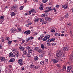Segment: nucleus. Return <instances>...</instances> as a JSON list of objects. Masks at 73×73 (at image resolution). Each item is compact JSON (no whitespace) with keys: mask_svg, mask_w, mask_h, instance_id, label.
Listing matches in <instances>:
<instances>
[{"mask_svg":"<svg viewBox=\"0 0 73 73\" xmlns=\"http://www.w3.org/2000/svg\"><path fill=\"white\" fill-rule=\"evenodd\" d=\"M62 54V51H59L58 52L56 53V56L58 57H61Z\"/></svg>","mask_w":73,"mask_h":73,"instance_id":"nucleus-1","label":"nucleus"},{"mask_svg":"<svg viewBox=\"0 0 73 73\" xmlns=\"http://www.w3.org/2000/svg\"><path fill=\"white\" fill-rule=\"evenodd\" d=\"M18 63L19 64L20 66H23L24 63H23V61H22V59H19L18 61Z\"/></svg>","mask_w":73,"mask_h":73,"instance_id":"nucleus-2","label":"nucleus"},{"mask_svg":"<svg viewBox=\"0 0 73 73\" xmlns=\"http://www.w3.org/2000/svg\"><path fill=\"white\" fill-rule=\"evenodd\" d=\"M72 69V67L71 66H69L67 67V70L68 72H69L70 70Z\"/></svg>","mask_w":73,"mask_h":73,"instance_id":"nucleus-3","label":"nucleus"},{"mask_svg":"<svg viewBox=\"0 0 73 73\" xmlns=\"http://www.w3.org/2000/svg\"><path fill=\"white\" fill-rule=\"evenodd\" d=\"M24 33L25 34V35H28L29 34H30L31 33V31L28 30L24 32Z\"/></svg>","mask_w":73,"mask_h":73,"instance_id":"nucleus-4","label":"nucleus"},{"mask_svg":"<svg viewBox=\"0 0 73 73\" xmlns=\"http://www.w3.org/2000/svg\"><path fill=\"white\" fill-rule=\"evenodd\" d=\"M46 9L48 11H53V9H52V8L50 7H47Z\"/></svg>","mask_w":73,"mask_h":73,"instance_id":"nucleus-5","label":"nucleus"},{"mask_svg":"<svg viewBox=\"0 0 73 73\" xmlns=\"http://www.w3.org/2000/svg\"><path fill=\"white\" fill-rule=\"evenodd\" d=\"M10 31L12 33H14L16 31V29H12Z\"/></svg>","mask_w":73,"mask_h":73,"instance_id":"nucleus-6","label":"nucleus"},{"mask_svg":"<svg viewBox=\"0 0 73 73\" xmlns=\"http://www.w3.org/2000/svg\"><path fill=\"white\" fill-rule=\"evenodd\" d=\"M5 57H1L0 58V60L1 61H4L5 60Z\"/></svg>","mask_w":73,"mask_h":73,"instance_id":"nucleus-7","label":"nucleus"},{"mask_svg":"<svg viewBox=\"0 0 73 73\" xmlns=\"http://www.w3.org/2000/svg\"><path fill=\"white\" fill-rule=\"evenodd\" d=\"M15 59L14 58H11L10 60H9L10 62H13L15 61Z\"/></svg>","mask_w":73,"mask_h":73,"instance_id":"nucleus-8","label":"nucleus"},{"mask_svg":"<svg viewBox=\"0 0 73 73\" xmlns=\"http://www.w3.org/2000/svg\"><path fill=\"white\" fill-rule=\"evenodd\" d=\"M63 50L65 51H68L69 50V48L68 47H64Z\"/></svg>","mask_w":73,"mask_h":73,"instance_id":"nucleus-9","label":"nucleus"},{"mask_svg":"<svg viewBox=\"0 0 73 73\" xmlns=\"http://www.w3.org/2000/svg\"><path fill=\"white\" fill-rule=\"evenodd\" d=\"M52 61L54 63H57L58 62L57 60H56L55 59H53L52 60Z\"/></svg>","mask_w":73,"mask_h":73,"instance_id":"nucleus-10","label":"nucleus"},{"mask_svg":"<svg viewBox=\"0 0 73 73\" xmlns=\"http://www.w3.org/2000/svg\"><path fill=\"white\" fill-rule=\"evenodd\" d=\"M38 59V56H36L34 58V60H35V61H37Z\"/></svg>","mask_w":73,"mask_h":73,"instance_id":"nucleus-11","label":"nucleus"},{"mask_svg":"<svg viewBox=\"0 0 73 73\" xmlns=\"http://www.w3.org/2000/svg\"><path fill=\"white\" fill-rule=\"evenodd\" d=\"M33 50H32V49H30L28 50V52L29 53H32V52Z\"/></svg>","mask_w":73,"mask_h":73,"instance_id":"nucleus-12","label":"nucleus"},{"mask_svg":"<svg viewBox=\"0 0 73 73\" xmlns=\"http://www.w3.org/2000/svg\"><path fill=\"white\" fill-rule=\"evenodd\" d=\"M46 37L47 38V40H48L50 38V35H47L46 36Z\"/></svg>","mask_w":73,"mask_h":73,"instance_id":"nucleus-13","label":"nucleus"},{"mask_svg":"<svg viewBox=\"0 0 73 73\" xmlns=\"http://www.w3.org/2000/svg\"><path fill=\"white\" fill-rule=\"evenodd\" d=\"M12 55H13V53L12 52H10L9 54V56L10 57H12Z\"/></svg>","mask_w":73,"mask_h":73,"instance_id":"nucleus-14","label":"nucleus"},{"mask_svg":"<svg viewBox=\"0 0 73 73\" xmlns=\"http://www.w3.org/2000/svg\"><path fill=\"white\" fill-rule=\"evenodd\" d=\"M20 48V49L21 50H22V51H24V50L25 48L21 46Z\"/></svg>","mask_w":73,"mask_h":73,"instance_id":"nucleus-15","label":"nucleus"},{"mask_svg":"<svg viewBox=\"0 0 73 73\" xmlns=\"http://www.w3.org/2000/svg\"><path fill=\"white\" fill-rule=\"evenodd\" d=\"M11 16H15V13L14 12H12L11 13Z\"/></svg>","mask_w":73,"mask_h":73,"instance_id":"nucleus-16","label":"nucleus"},{"mask_svg":"<svg viewBox=\"0 0 73 73\" xmlns=\"http://www.w3.org/2000/svg\"><path fill=\"white\" fill-rule=\"evenodd\" d=\"M40 7H39V9L41 10H42L43 9V8L42 7H43V5H41L40 6Z\"/></svg>","mask_w":73,"mask_h":73,"instance_id":"nucleus-17","label":"nucleus"},{"mask_svg":"<svg viewBox=\"0 0 73 73\" xmlns=\"http://www.w3.org/2000/svg\"><path fill=\"white\" fill-rule=\"evenodd\" d=\"M48 40V39H47V38H46V37H44L42 39L43 41H46V40Z\"/></svg>","mask_w":73,"mask_h":73,"instance_id":"nucleus-18","label":"nucleus"},{"mask_svg":"<svg viewBox=\"0 0 73 73\" xmlns=\"http://www.w3.org/2000/svg\"><path fill=\"white\" fill-rule=\"evenodd\" d=\"M41 47L42 49H44L45 48V47L44 46V45L43 44H42L41 45Z\"/></svg>","mask_w":73,"mask_h":73,"instance_id":"nucleus-19","label":"nucleus"},{"mask_svg":"<svg viewBox=\"0 0 73 73\" xmlns=\"http://www.w3.org/2000/svg\"><path fill=\"white\" fill-rule=\"evenodd\" d=\"M16 5H15L13 6V9H15L16 8Z\"/></svg>","mask_w":73,"mask_h":73,"instance_id":"nucleus-20","label":"nucleus"},{"mask_svg":"<svg viewBox=\"0 0 73 73\" xmlns=\"http://www.w3.org/2000/svg\"><path fill=\"white\" fill-rule=\"evenodd\" d=\"M23 55H26L27 54V52L25 51H24L23 52Z\"/></svg>","mask_w":73,"mask_h":73,"instance_id":"nucleus-21","label":"nucleus"},{"mask_svg":"<svg viewBox=\"0 0 73 73\" xmlns=\"http://www.w3.org/2000/svg\"><path fill=\"white\" fill-rule=\"evenodd\" d=\"M42 1L44 3H45L48 2V0H42Z\"/></svg>","mask_w":73,"mask_h":73,"instance_id":"nucleus-22","label":"nucleus"},{"mask_svg":"<svg viewBox=\"0 0 73 73\" xmlns=\"http://www.w3.org/2000/svg\"><path fill=\"white\" fill-rule=\"evenodd\" d=\"M30 67L32 69L33 68H34V65L33 64H31L30 66Z\"/></svg>","mask_w":73,"mask_h":73,"instance_id":"nucleus-23","label":"nucleus"},{"mask_svg":"<svg viewBox=\"0 0 73 73\" xmlns=\"http://www.w3.org/2000/svg\"><path fill=\"white\" fill-rule=\"evenodd\" d=\"M26 41H29L31 40V39L30 38H28L26 39Z\"/></svg>","mask_w":73,"mask_h":73,"instance_id":"nucleus-24","label":"nucleus"},{"mask_svg":"<svg viewBox=\"0 0 73 73\" xmlns=\"http://www.w3.org/2000/svg\"><path fill=\"white\" fill-rule=\"evenodd\" d=\"M40 64L41 65H43L44 64V62L43 61H41L40 62Z\"/></svg>","mask_w":73,"mask_h":73,"instance_id":"nucleus-25","label":"nucleus"},{"mask_svg":"<svg viewBox=\"0 0 73 73\" xmlns=\"http://www.w3.org/2000/svg\"><path fill=\"white\" fill-rule=\"evenodd\" d=\"M63 7H64V9H67V5H64Z\"/></svg>","mask_w":73,"mask_h":73,"instance_id":"nucleus-26","label":"nucleus"},{"mask_svg":"<svg viewBox=\"0 0 73 73\" xmlns=\"http://www.w3.org/2000/svg\"><path fill=\"white\" fill-rule=\"evenodd\" d=\"M24 8V6H21L20 7V9L21 10H22Z\"/></svg>","mask_w":73,"mask_h":73,"instance_id":"nucleus-27","label":"nucleus"},{"mask_svg":"<svg viewBox=\"0 0 73 73\" xmlns=\"http://www.w3.org/2000/svg\"><path fill=\"white\" fill-rule=\"evenodd\" d=\"M65 17H66V18H67V17H68V16H69V14H68V13H66V15L65 16Z\"/></svg>","mask_w":73,"mask_h":73,"instance_id":"nucleus-28","label":"nucleus"},{"mask_svg":"<svg viewBox=\"0 0 73 73\" xmlns=\"http://www.w3.org/2000/svg\"><path fill=\"white\" fill-rule=\"evenodd\" d=\"M48 42H50L51 41H52V39H48L47 40Z\"/></svg>","mask_w":73,"mask_h":73,"instance_id":"nucleus-29","label":"nucleus"},{"mask_svg":"<svg viewBox=\"0 0 73 73\" xmlns=\"http://www.w3.org/2000/svg\"><path fill=\"white\" fill-rule=\"evenodd\" d=\"M27 57L29 58L31 57V55L30 54H27Z\"/></svg>","mask_w":73,"mask_h":73,"instance_id":"nucleus-30","label":"nucleus"},{"mask_svg":"<svg viewBox=\"0 0 73 73\" xmlns=\"http://www.w3.org/2000/svg\"><path fill=\"white\" fill-rule=\"evenodd\" d=\"M40 22H41V21H44V19H43L42 18H40Z\"/></svg>","mask_w":73,"mask_h":73,"instance_id":"nucleus-31","label":"nucleus"},{"mask_svg":"<svg viewBox=\"0 0 73 73\" xmlns=\"http://www.w3.org/2000/svg\"><path fill=\"white\" fill-rule=\"evenodd\" d=\"M55 35L56 36H58L59 34H58V33H55Z\"/></svg>","mask_w":73,"mask_h":73,"instance_id":"nucleus-32","label":"nucleus"},{"mask_svg":"<svg viewBox=\"0 0 73 73\" xmlns=\"http://www.w3.org/2000/svg\"><path fill=\"white\" fill-rule=\"evenodd\" d=\"M56 40V39L54 38H52L51 39V41H55V40Z\"/></svg>","mask_w":73,"mask_h":73,"instance_id":"nucleus-33","label":"nucleus"},{"mask_svg":"<svg viewBox=\"0 0 73 73\" xmlns=\"http://www.w3.org/2000/svg\"><path fill=\"white\" fill-rule=\"evenodd\" d=\"M39 19H40V18H38V19H36L35 20V22H36V21H38L39 20Z\"/></svg>","mask_w":73,"mask_h":73,"instance_id":"nucleus-34","label":"nucleus"},{"mask_svg":"<svg viewBox=\"0 0 73 73\" xmlns=\"http://www.w3.org/2000/svg\"><path fill=\"white\" fill-rule=\"evenodd\" d=\"M22 41L21 44H24V42H25V40L22 39Z\"/></svg>","mask_w":73,"mask_h":73,"instance_id":"nucleus-35","label":"nucleus"},{"mask_svg":"<svg viewBox=\"0 0 73 73\" xmlns=\"http://www.w3.org/2000/svg\"><path fill=\"white\" fill-rule=\"evenodd\" d=\"M42 17H45V14H42Z\"/></svg>","mask_w":73,"mask_h":73,"instance_id":"nucleus-36","label":"nucleus"},{"mask_svg":"<svg viewBox=\"0 0 73 73\" xmlns=\"http://www.w3.org/2000/svg\"><path fill=\"white\" fill-rule=\"evenodd\" d=\"M0 19H2V20H3V19H4V16H1Z\"/></svg>","mask_w":73,"mask_h":73,"instance_id":"nucleus-37","label":"nucleus"},{"mask_svg":"<svg viewBox=\"0 0 73 73\" xmlns=\"http://www.w3.org/2000/svg\"><path fill=\"white\" fill-rule=\"evenodd\" d=\"M38 48H34V50H36V51L38 50Z\"/></svg>","mask_w":73,"mask_h":73,"instance_id":"nucleus-38","label":"nucleus"},{"mask_svg":"<svg viewBox=\"0 0 73 73\" xmlns=\"http://www.w3.org/2000/svg\"><path fill=\"white\" fill-rule=\"evenodd\" d=\"M51 32L52 33L53 32H55V30H54V29H52L51 30Z\"/></svg>","mask_w":73,"mask_h":73,"instance_id":"nucleus-39","label":"nucleus"},{"mask_svg":"<svg viewBox=\"0 0 73 73\" xmlns=\"http://www.w3.org/2000/svg\"><path fill=\"white\" fill-rule=\"evenodd\" d=\"M5 8H7V9H8V8H9V6L7 5L6 6Z\"/></svg>","mask_w":73,"mask_h":73,"instance_id":"nucleus-40","label":"nucleus"},{"mask_svg":"<svg viewBox=\"0 0 73 73\" xmlns=\"http://www.w3.org/2000/svg\"><path fill=\"white\" fill-rule=\"evenodd\" d=\"M31 12H34V11H35V10H34V9H31Z\"/></svg>","mask_w":73,"mask_h":73,"instance_id":"nucleus-41","label":"nucleus"},{"mask_svg":"<svg viewBox=\"0 0 73 73\" xmlns=\"http://www.w3.org/2000/svg\"><path fill=\"white\" fill-rule=\"evenodd\" d=\"M52 9H53V10H54V11L55 12H57V10H56V9H55V8H54Z\"/></svg>","mask_w":73,"mask_h":73,"instance_id":"nucleus-42","label":"nucleus"},{"mask_svg":"<svg viewBox=\"0 0 73 73\" xmlns=\"http://www.w3.org/2000/svg\"><path fill=\"white\" fill-rule=\"evenodd\" d=\"M40 37L41 38L44 37V35H41L40 36Z\"/></svg>","mask_w":73,"mask_h":73,"instance_id":"nucleus-43","label":"nucleus"},{"mask_svg":"<svg viewBox=\"0 0 73 73\" xmlns=\"http://www.w3.org/2000/svg\"><path fill=\"white\" fill-rule=\"evenodd\" d=\"M27 49H28L29 50V49H30V47H29V46H27L26 48Z\"/></svg>","mask_w":73,"mask_h":73,"instance_id":"nucleus-44","label":"nucleus"},{"mask_svg":"<svg viewBox=\"0 0 73 73\" xmlns=\"http://www.w3.org/2000/svg\"><path fill=\"white\" fill-rule=\"evenodd\" d=\"M43 23L44 24H46L47 23L46 21H43Z\"/></svg>","mask_w":73,"mask_h":73,"instance_id":"nucleus-45","label":"nucleus"},{"mask_svg":"<svg viewBox=\"0 0 73 73\" xmlns=\"http://www.w3.org/2000/svg\"><path fill=\"white\" fill-rule=\"evenodd\" d=\"M5 40H9V37H7L6 38Z\"/></svg>","mask_w":73,"mask_h":73,"instance_id":"nucleus-46","label":"nucleus"},{"mask_svg":"<svg viewBox=\"0 0 73 73\" xmlns=\"http://www.w3.org/2000/svg\"><path fill=\"white\" fill-rule=\"evenodd\" d=\"M18 31H20L21 30V28H18Z\"/></svg>","mask_w":73,"mask_h":73,"instance_id":"nucleus-47","label":"nucleus"},{"mask_svg":"<svg viewBox=\"0 0 73 73\" xmlns=\"http://www.w3.org/2000/svg\"><path fill=\"white\" fill-rule=\"evenodd\" d=\"M49 11H48V10L47 9L45 11H44V12H46V13H48V12H49Z\"/></svg>","mask_w":73,"mask_h":73,"instance_id":"nucleus-48","label":"nucleus"},{"mask_svg":"<svg viewBox=\"0 0 73 73\" xmlns=\"http://www.w3.org/2000/svg\"><path fill=\"white\" fill-rule=\"evenodd\" d=\"M38 66H36L35 67V69H38Z\"/></svg>","mask_w":73,"mask_h":73,"instance_id":"nucleus-49","label":"nucleus"},{"mask_svg":"<svg viewBox=\"0 0 73 73\" xmlns=\"http://www.w3.org/2000/svg\"><path fill=\"white\" fill-rule=\"evenodd\" d=\"M56 8H58V7H59V5H56Z\"/></svg>","mask_w":73,"mask_h":73,"instance_id":"nucleus-50","label":"nucleus"},{"mask_svg":"<svg viewBox=\"0 0 73 73\" xmlns=\"http://www.w3.org/2000/svg\"><path fill=\"white\" fill-rule=\"evenodd\" d=\"M56 45V43H52V46H54Z\"/></svg>","mask_w":73,"mask_h":73,"instance_id":"nucleus-51","label":"nucleus"},{"mask_svg":"<svg viewBox=\"0 0 73 73\" xmlns=\"http://www.w3.org/2000/svg\"><path fill=\"white\" fill-rule=\"evenodd\" d=\"M39 56H40V57L41 58H42V57H43V55L42 54H41Z\"/></svg>","mask_w":73,"mask_h":73,"instance_id":"nucleus-52","label":"nucleus"},{"mask_svg":"<svg viewBox=\"0 0 73 73\" xmlns=\"http://www.w3.org/2000/svg\"><path fill=\"white\" fill-rule=\"evenodd\" d=\"M32 23H29V25H28V26H27V27H29V25H31V24H32Z\"/></svg>","mask_w":73,"mask_h":73,"instance_id":"nucleus-53","label":"nucleus"},{"mask_svg":"<svg viewBox=\"0 0 73 73\" xmlns=\"http://www.w3.org/2000/svg\"><path fill=\"white\" fill-rule=\"evenodd\" d=\"M12 41H9V43L10 44H11V43H12Z\"/></svg>","mask_w":73,"mask_h":73,"instance_id":"nucleus-54","label":"nucleus"},{"mask_svg":"<svg viewBox=\"0 0 73 73\" xmlns=\"http://www.w3.org/2000/svg\"><path fill=\"white\" fill-rule=\"evenodd\" d=\"M47 45H48V46H50V44L48 42L47 43Z\"/></svg>","mask_w":73,"mask_h":73,"instance_id":"nucleus-55","label":"nucleus"},{"mask_svg":"<svg viewBox=\"0 0 73 73\" xmlns=\"http://www.w3.org/2000/svg\"><path fill=\"white\" fill-rule=\"evenodd\" d=\"M66 66H63V68L64 69H66Z\"/></svg>","mask_w":73,"mask_h":73,"instance_id":"nucleus-56","label":"nucleus"},{"mask_svg":"<svg viewBox=\"0 0 73 73\" xmlns=\"http://www.w3.org/2000/svg\"><path fill=\"white\" fill-rule=\"evenodd\" d=\"M16 53H17V54L19 55V54H20V52L19 51H17L16 52Z\"/></svg>","mask_w":73,"mask_h":73,"instance_id":"nucleus-57","label":"nucleus"},{"mask_svg":"<svg viewBox=\"0 0 73 73\" xmlns=\"http://www.w3.org/2000/svg\"><path fill=\"white\" fill-rule=\"evenodd\" d=\"M31 12H32L31 11H29V13L30 15H31Z\"/></svg>","mask_w":73,"mask_h":73,"instance_id":"nucleus-58","label":"nucleus"},{"mask_svg":"<svg viewBox=\"0 0 73 73\" xmlns=\"http://www.w3.org/2000/svg\"><path fill=\"white\" fill-rule=\"evenodd\" d=\"M62 57H65V54H63L61 56Z\"/></svg>","mask_w":73,"mask_h":73,"instance_id":"nucleus-59","label":"nucleus"},{"mask_svg":"<svg viewBox=\"0 0 73 73\" xmlns=\"http://www.w3.org/2000/svg\"><path fill=\"white\" fill-rule=\"evenodd\" d=\"M40 52H41V49H39V50H38V52H39V53H40Z\"/></svg>","mask_w":73,"mask_h":73,"instance_id":"nucleus-60","label":"nucleus"},{"mask_svg":"<svg viewBox=\"0 0 73 73\" xmlns=\"http://www.w3.org/2000/svg\"><path fill=\"white\" fill-rule=\"evenodd\" d=\"M66 64H69V62H66Z\"/></svg>","mask_w":73,"mask_h":73,"instance_id":"nucleus-61","label":"nucleus"},{"mask_svg":"<svg viewBox=\"0 0 73 73\" xmlns=\"http://www.w3.org/2000/svg\"><path fill=\"white\" fill-rule=\"evenodd\" d=\"M30 38H31V39H33V38H34L33 37H32V36H31V37H30Z\"/></svg>","mask_w":73,"mask_h":73,"instance_id":"nucleus-62","label":"nucleus"},{"mask_svg":"<svg viewBox=\"0 0 73 73\" xmlns=\"http://www.w3.org/2000/svg\"><path fill=\"white\" fill-rule=\"evenodd\" d=\"M71 24V23H69V24H68L67 25H69V26H71V24Z\"/></svg>","mask_w":73,"mask_h":73,"instance_id":"nucleus-63","label":"nucleus"},{"mask_svg":"<svg viewBox=\"0 0 73 73\" xmlns=\"http://www.w3.org/2000/svg\"><path fill=\"white\" fill-rule=\"evenodd\" d=\"M24 69L25 68H24V67H23L21 69L22 70H24Z\"/></svg>","mask_w":73,"mask_h":73,"instance_id":"nucleus-64","label":"nucleus"}]
</instances>
